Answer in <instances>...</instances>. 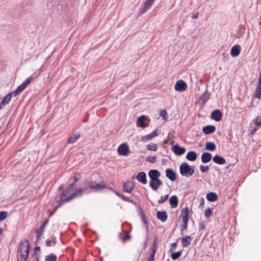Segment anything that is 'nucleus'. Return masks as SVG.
I'll return each instance as SVG.
<instances>
[{"label": "nucleus", "mask_w": 261, "mask_h": 261, "mask_svg": "<svg viewBox=\"0 0 261 261\" xmlns=\"http://www.w3.org/2000/svg\"><path fill=\"white\" fill-rule=\"evenodd\" d=\"M83 194H85L83 188L80 187L78 189L75 190L70 195L69 197V199H73L76 197H79L83 195Z\"/></svg>", "instance_id": "nucleus-22"}, {"label": "nucleus", "mask_w": 261, "mask_h": 261, "mask_svg": "<svg viewBox=\"0 0 261 261\" xmlns=\"http://www.w3.org/2000/svg\"><path fill=\"white\" fill-rule=\"evenodd\" d=\"M212 209L211 207H208L204 211V215L206 218H209L212 214Z\"/></svg>", "instance_id": "nucleus-40"}, {"label": "nucleus", "mask_w": 261, "mask_h": 261, "mask_svg": "<svg viewBox=\"0 0 261 261\" xmlns=\"http://www.w3.org/2000/svg\"><path fill=\"white\" fill-rule=\"evenodd\" d=\"M117 151L121 155L127 156L129 152L128 146L125 144H121L118 148Z\"/></svg>", "instance_id": "nucleus-7"}, {"label": "nucleus", "mask_w": 261, "mask_h": 261, "mask_svg": "<svg viewBox=\"0 0 261 261\" xmlns=\"http://www.w3.org/2000/svg\"><path fill=\"white\" fill-rule=\"evenodd\" d=\"M212 154L207 152H204L201 155V161L203 163H208L212 159Z\"/></svg>", "instance_id": "nucleus-24"}, {"label": "nucleus", "mask_w": 261, "mask_h": 261, "mask_svg": "<svg viewBox=\"0 0 261 261\" xmlns=\"http://www.w3.org/2000/svg\"><path fill=\"white\" fill-rule=\"evenodd\" d=\"M172 151L177 155H181L184 154L186 152V149L184 147L176 144L172 147Z\"/></svg>", "instance_id": "nucleus-11"}, {"label": "nucleus", "mask_w": 261, "mask_h": 261, "mask_svg": "<svg viewBox=\"0 0 261 261\" xmlns=\"http://www.w3.org/2000/svg\"><path fill=\"white\" fill-rule=\"evenodd\" d=\"M80 137V134L79 133H77L68 139L67 143L69 144L74 143L77 141Z\"/></svg>", "instance_id": "nucleus-30"}, {"label": "nucleus", "mask_w": 261, "mask_h": 261, "mask_svg": "<svg viewBox=\"0 0 261 261\" xmlns=\"http://www.w3.org/2000/svg\"><path fill=\"white\" fill-rule=\"evenodd\" d=\"M204 199L203 198H201V199H200V204L199 205V207L201 206L203 204H204Z\"/></svg>", "instance_id": "nucleus-59"}, {"label": "nucleus", "mask_w": 261, "mask_h": 261, "mask_svg": "<svg viewBox=\"0 0 261 261\" xmlns=\"http://www.w3.org/2000/svg\"><path fill=\"white\" fill-rule=\"evenodd\" d=\"M134 186L135 184L133 181L128 180L123 184V191L126 193H130Z\"/></svg>", "instance_id": "nucleus-13"}, {"label": "nucleus", "mask_w": 261, "mask_h": 261, "mask_svg": "<svg viewBox=\"0 0 261 261\" xmlns=\"http://www.w3.org/2000/svg\"><path fill=\"white\" fill-rule=\"evenodd\" d=\"M44 231L40 230L38 229H36L35 230V232L36 233V241L38 242L40 240H41V237L43 234Z\"/></svg>", "instance_id": "nucleus-35"}, {"label": "nucleus", "mask_w": 261, "mask_h": 261, "mask_svg": "<svg viewBox=\"0 0 261 261\" xmlns=\"http://www.w3.org/2000/svg\"><path fill=\"white\" fill-rule=\"evenodd\" d=\"M155 254L152 253L149 255L147 261H154Z\"/></svg>", "instance_id": "nucleus-54"}, {"label": "nucleus", "mask_w": 261, "mask_h": 261, "mask_svg": "<svg viewBox=\"0 0 261 261\" xmlns=\"http://www.w3.org/2000/svg\"><path fill=\"white\" fill-rule=\"evenodd\" d=\"M30 248V243L28 240H23L20 242L18 252L19 255L17 257L18 261H27L28 257Z\"/></svg>", "instance_id": "nucleus-1"}, {"label": "nucleus", "mask_w": 261, "mask_h": 261, "mask_svg": "<svg viewBox=\"0 0 261 261\" xmlns=\"http://www.w3.org/2000/svg\"><path fill=\"white\" fill-rule=\"evenodd\" d=\"M87 182H85L83 184V186L81 187L83 188V191L85 194H88L90 193V188L87 184Z\"/></svg>", "instance_id": "nucleus-39"}, {"label": "nucleus", "mask_w": 261, "mask_h": 261, "mask_svg": "<svg viewBox=\"0 0 261 261\" xmlns=\"http://www.w3.org/2000/svg\"><path fill=\"white\" fill-rule=\"evenodd\" d=\"M180 217H182V221H189V210L187 207L181 210Z\"/></svg>", "instance_id": "nucleus-21"}, {"label": "nucleus", "mask_w": 261, "mask_h": 261, "mask_svg": "<svg viewBox=\"0 0 261 261\" xmlns=\"http://www.w3.org/2000/svg\"><path fill=\"white\" fill-rule=\"evenodd\" d=\"M200 169L202 172L205 173V172H207L209 170L210 168L208 166H205V165H201L200 166Z\"/></svg>", "instance_id": "nucleus-46"}, {"label": "nucleus", "mask_w": 261, "mask_h": 261, "mask_svg": "<svg viewBox=\"0 0 261 261\" xmlns=\"http://www.w3.org/2000/svg\"><path fill=\"white\" fill-rule=\"evenodd\" d=\"M160 116L166 119V117L167 116V111L165 110H162L160 112Z\"/></svg>", "instance_id": "nucleus-53"}, {"label": "nucleus", "mask_w": 261, "mask_h": 261, "mask_svg": "<svg viewBox=\"0 0 261 261\" xmlns=\"http://www.w3.org/2000/svg\"><path fill=\"white\" fill-rule=\"evenodd\" d=\"M192 238L189 236H185L181 239V245L182 247H188L191 243Z\"/></svg>", "instance_id": "nucleus-26"}, {"label": "nucleus", "mask_w": 261, "mask_h": 261, "mask_svg": "<svg viewBox=\"0 0 261 261\" xmlns=\"http://www.w3.org/2000/svg\"><path fill=\"white\" fill-rule=\"evenodd\" d=\"M81 178V174L79 172H75L73 176V182H77Z\"/></svg>", "instance_id": "nucleus-41"}, {"label": "nucleus", "mask_w": 261, "mask_h": 261, "mask_svg": "<svg viewBox=\"0 0 261 261\" xmlns=\"http://www.w3.org/2000/svg\"><path fill=\"white\" fill-rule=\"evenodd\" d=\"M152 248L151 249L152 250V253L155 254L156 251V248H157V240L156 238H155L153 240V243H152Z\"/></svg>", "instance_id": "nucleus-42"}, {"label": "nucleus", "mask_w": 261, "mask_h": 261, "mask_svg": "<svg viewBox=\"0 0 261 261\" xmlns=\"http://www.w3.org/2000/svg\"><path fill=\"white\" fill-rule=\"evenodd\" d=\"M241 51V47L239 45H236L232 47L230 50L231 56L233 57H237Z\"/></svg>", "instance_id": "nucleus-19"}, {"label": "nucleus", "mask_w": 261, "mask_h": 261, "mask_svg": "<svg viewBox=\"0 0 261 261\" xmlns=\"http://www.w3.org/2000/svg\"><path fill=\"white\" fill-rule=\"evenodd\" d=\"M182 222H183V224H182V225H181V230L182 232H183V231L184 230H186L187 229L189 221H182Z\"/></svg>", "instance_id": "nucleus-48"}, {"label": "nucleus", "mask_w": 261, "mask_h": 261, "mask_svg": "<svg viewBox=\"0 0 261 261\" xmlns=\"http://www.w3.org/2000/svg\"><path fill=\"white\" fill-rule=\"evenodd\" d=\"M57 255L53 253L46 255L45 258V261H57Z\"/></svg>", "instance_id": "nucleus-34"}, {"label": "nucleus", "mask_w": 261, "mask_h": 261, "mask_svg": "<svg viewBox=\"0 0 261 261\" xmlns=\"http://www.w3.org/2000/svg\"><path fill=\"white\" fill-rule=\"evenodd\" d=\"M254 122L257 125H260L261 124V117H256L254 120Z\"/></svg>", "instance_id": "nucleus-49"}, {"label": "nucleus", "mask_w": 261, "mask_h": 261, "mask_svg": "<svg viewBox=\"0 0 261 261\" xmlns=\"http://www.w3.org/2000/svg\"><path fill=\"white\" fill-rule=\"evenodd\" d=\"M147 118L145 115H141L137 119V124L138 126L145 128L147 127V125L145 124V121L146 120Z\"/></svg>", "instance_id": "nucleus-20"}, {"label": "nucleus", "mask_w": 261, "mask_h": 261, "mask_svg": "<svg viewBox=\"0 0 261 261\" xmlns=\"http://www.w3.org/2000/svg\"><path fill=\"white\" fill-rule=\"evenodd\" d=\"M89 187L94 192H99L106 188V185L103 181L100 183H96V181L90 180L87 182Z\"/></svg>", "instance_id": "nucleus-4"}, {"label": "nucleus", "mask_w": 261, "mask_h": 261, "mask_svg": "<svg viewBox=\"0 0 261 261\" xmlns=\"http://www.w3.org/2000/svg\"><path fill=\"white\" fill-rule=\"evenodd\" d=\"M35 251H38L40 250V247L39 246H36L34 248Z\"/></svg>", "instance_id": "nucleus-64"}, {"label": "nucleus", "mask_w": 261, "mask_h": 261, "mask_svg": "<svg viewBox=\"0 0 261 261\" xmlns=\"http://www.w3.org/2000/svg\"><path fill=\"white\" fill-rule=\"evenodd\" d=\"M141 217L142 219V221H143L144 223L146 225H147V220L145 217V214L143 213L142 211H141Z\"/></svg>", "instance_id": "nucleus-51"}, {"label": "nucleus", "mask_w": 261, "mask_h": 261, "mask_svg": "<svg viewBox=\"0 0 261 261\" xmlns=\"http://www.w3.org/2000/svg\"><path fill=\"white\" fill-rule=\"evenodd\" d=\"M182 251H177L176 252L172 253L171 255V257L172 259L176 260L178 259L181 255Z\"/></svg>", "instance_id": "nucleus-37"}, {"label": "nucleus", "mask_w": 261, "mask_h": 261, "mask_svg": "<svg viewBox=\"0 0 261 261\" xmlns=\"http://www.w3.org/2000/svg\"><path fill=\"white\" fill-rule=\"evenodd\" d=\"M51 242H53V243L54 244H56L57 243V238L55 236H52L51 237Z\"/></svg>", "instance_id": "nucleus-56"}, {"label": "nucleus", "mask_w": 261, "mask_h": 261, "mask_svg": "<svg viewBox=\"0 0 261 261\" xmlns=\"http://www.w3.org/2000/svg\"><path fill=\"white\" fill-rule=\"evenodd\" d=\"M51 241L50 240H47L45 241V244L48 247L51 246Z\"/></svg>", "instance_id": "nucleus-58"}, {"label": "nucleus", "mask_w": 261, "mask_h": 261, "mask_svg": "<svg viewBox=\"0 0 261 261\" xmlns=\"http://www.w3.org/2000/svg\"><path fill=\"white\" fill-rule=\"evenodd\" d=\"M206 199L210 202H215L218 199V196L216 193L209 192L206 194Z\"/></svg>", "instance_id": "nucleus-27"}, {"label": "nucleus", "mask_w": 261, "mask_h": 261, "mask_svg": "<svg viewBox=\"0 0 261 261\" xmlns=\"http://www.w3.org/2000/svg\"><path fill=\"white\" fill-rule=\"evenodd\" d=\"M198 15H199V13L197 12L195 14L193 15L192 16V19H196V18H197L198 16Z\"/></svg>", "instance_id": "nucleus-63"}, {"label": "nucleus", "mask_w": 261, "mask_h": 261, "mask_svg": "<svg viewBox=\"0 0 261 261\" xmlns=\"http://www.w3.org/2000/svg\"><path fill=\"white\" fill-rule=\"evenodd\" d=\"M114 193H115V194L118 196L119 197H120L121 199H122V196H123L124 195L120 193L119 192H117V191H114Z\"/></svg>", "instance_id": "nucleus-57"}, {"label": "nucleus", "mask_w": 261, "mask_h": 261, "mask_svg": "<svg viewBox=\"0 0 261 261\" xmlns=\"http://www.w3.org/2000/svg\"><path fill=\"white\" fill-rule=\"evenodd\" d=\"M216 146L213 142H207L205 145V149L210 151H214L216 149Z\"/></svg>", "instance_id": "nucleus-32"}, {"label": "nucleus", "mask_w": 261, "mask_h": 261, "mask_svg": "<svg viewBox=\"0 0 261 261\" xmlns=\"http://www.w3.org/2000/svg\"><path fill=\"white\" fill-rule=\"evenodd\" d=\"M216 130V127L213 125H208L202 128L203 132L206 135H209Z\"/></svg>", "instance_id": "nucleus-18"}, {"label": "nucleus", "mask_w": 261, "mask_h": 261, "mask_svg": "<svg viewBox=\"0 0 261 261\" xmlns=\"http://www.w3.org/2000/svg\"><path fill=\"white\" fill-rule=\"evenodd\" d=\"M254 97L259 99H261V84L259 83L258 86L256 88Z\"/></svg>", "instance_id": "nucleus-33"}, {"label": "nucleus", "mask_w": 261, "mask_h": 261, "mask_svg": "<svg viewBox=\"0 0 261 261\" xmlns=\"http://www.w3.org/2000/svg\"><path fill=\"white\" fill-rule=\"evenodd\" d=\"M65 191H68L67 194L69 195H70L74 191H72L71 190H69L68 188L64 190Z\"/></svg>", "instance_id": "nucleus-60"}, {"label": "nucleus", "mask_w": 261, "mask_h": 261, "mask_svg": "<svg viewBox=\"0 0 261 261\" xmlns=\"http://www.w3.org/2000/svg\"><path fill=\"white\" fill-rule=\"evenodd\" d=\"M75 184L76 183L73 182L69 185L68 188H69V190H71L72 191H74Z\"/></svg>", "instance_id": "nucleus-52"}, {"label": "nucleus", "mask_w": 261, "mask_h": 261, "mask_svg": "<svg viewBox=\"0 0 261 261\" xmlns=\"http://www.w3.org/2000/svg\"><path fill=\"white\" fill-rule=\"evenodd\" d=\"M148 176L151 179L150 181L153 182L161 176V174L158 170L151 169L148 172Z\"/></svg>", "instance_id": "nucleus-12"}, {"label": "nucleus", "mask_w": 261, "mask_h": 261, "mask_svg": "<svg viewBox=\"0 0 261 261\" xmlns=\"http://www.w3.org/2000/svg\"><path fill=\"white\" fill-rule=\"evenodd\" d=\"M162 181L158 178L154 181H150L149 185L151 189L154 191H157L160 186L163 185Z\"/></svg>", "instance_id": "nucleus-14"}, {"label": "nucleus", "mask_w": 261, "mask_h": 261, "mask_svg": "<svg viewBox=\"0 0 261 261\" xmlns=\"http://www.w3.org/2000/svg\"><path fill=\"white\" fill-rule=\"evenodd\" d=\"M130 239V235L128 233V232H126L124 235V238L122 239V241L125 242L127 240H129Z\"/></svg>", "instance_id": "nucleus-50"}, {"label": "nucleus", "mask_w": 261, "mask_h": 261, "mask_svg": "<svg viewBox=\"0 0 261 261\" xmlns=\"http://www.w3.org/2000/svg\"><path fill=\"white\" fill-rule=\"evenodd\" d=\"M177 246V243L174 242L171 244V248L172 249H175Z\"/></svg>", "instance_id": "nucleus-61"}, {"label": "nucleus", "mask_w": 261, "mask_h": 261, "mask_svg": "<svg viewBox=\"0 0 261 261\" xmlns=\"http://www.w3.org/2000/svg\"><path fill=\"white\" fill-rule=\"evenodd\" d=\"M213 161L219 165H223L226 163L225 159L219 155H215L213 158Z\"/></svg>", "instance_id": "nucleus-25"}, {"label": "nucleus", "mask_w": 261, "mask_h": 261, "mask_svg": "<svg viewBox=\"0 0 261 261\" xmlns=\"http://www.w3.org/2000/svg\"><path fill=\"white\" fill-rule=\"evenodd\" d=\"M121 199H122L123 201L132 203L134 205L136 204V202L133 200L130 199L129 198L125 196V195H123V196H122V198Z\"/></svg>", "instance_id": "nucleus-47"}, {"label": "nucleus", "mask_w": 261, "mask_h": 261, "mask_svg": "<svg viewBox=\"0 0 261 261\" xmlns=\"http://www.w3.org/2000/svg\"><path fill=\"white\" fill-rule=\"evenodd\" d=\"M166 176L171 181H174L176 180V176L175 172L170 168H168L166 170Z\"/></svg>", "instance_id": "nucleus-16"}, {"label": "nucleus", "mask_w": 261, "mask_h": 261, "mask_svg": "<svg viewBox=\"0 0 261 261\" xmlns=\"http://www.w3.org/2000/svg\"><path fill=\"white\" fill-rule=\"evenodd\" d=\"M156 158L155 156H148L146 158V161L154 163L156 162Z\"/></svg>", "instance_id": "nucleus-44"}, {"label": "nucleus", "mask_w": 261, "mask_h": 261, "mask_svg": "<svg viewBox=\"0 0 261 261\" xmlns=\"http://www.w3.org/2000/svg\"><path fill=\"white\" fill-rule=\"evenodd\" d=\"M179 172L182 176L190 177L194 174L195 171L188 163H183L180 165Z\"/></svg>", "instance_id": "nucleus-2"}, {"label": "nucleus", "mask_w": 261, "mask_h": 261, "mask_svg": "<svg viewBox=\"0 0 261 261\" xmlns=\"http://www.w3.org/2000/svg\"><path fill=\"white\" fill-rule=\"evenodd\" d=\"M222 113L220 110L217 109L212 112L211 118L216 121H219L222 119Z\"/></svg>", "instance_id": "nucleus-10"}, {"label": "nucleus", "mask_w": 261, "mask_h": 261, "mask_svg": "<svg viewBox=\"0 0 261 261\" xmlns=\"http://www.w3.org/2000/svg\"><path fill=\"white\" fill-rule=\"evenodd\" d=\"M174 87L177 91L182 92L187 89V85L184 81L180 80L177 81Z\"/></svg>", "instance_id": "nucleus-8"}, {"label": "nucleus", "mask_w": 261, "mask_h": 261, "mask_svg": "<svg viewBox=\"0 0 261 261\" xmlns=\"http://www.w3.org/2000/svg\"><path fill=\"white\" fill-rule=\"evenodd\" d=\"M155 0H146L142 7L139 11V15L141 16L146 13L152 6Z\"/></svg>", "instance_id": "nucleus-5"}, {"label": "nucleus", "mask_w": 261, "mask_h": 261, "mask_svg": "<svg viewBox=\"0 0 261 261\" xmlns=\"http://www.w3.org/2000/svg\"><path fill=\"white\" fill-rule=\"evenodd\" d=\"M168 197H169L168 194H167L165 196H162L161 197V198L160 199H159L158 203L159 204H162V203H164L168 199Z\"/></svg>", "instance_id": "nucleus-43"}, {"label": "nucleus", "mask_w": 261, "mask_h": 261, "mask_svg": "<svg viewBox=\"0 0 261 261\" xmlns=\"http://www.w3.org/2000/svg\"><path fill=\"white\" fill-rule=\"evenodd\" d=\"M7 216V213L5 211L0 212V221L4 220Z\"/></svg>", "instance_id": "nucleus-45"}, {"label": "nucleus", "mask_w": 261, "mask_h": 261, "mask_svg": "<svg viewBox=\"0 0 261 261\" xmlns=\"http://www.w3.org/2000/svg\"><path fill=\"white\" fill-rule=\"evenodd\" d=\"M48 222H49V219H45L44 220V221H43V222L42 223L40 227L38 229L40 230H42L43 231H44L46 225H47V224L48 223Z\"/></svg>", "instance_id": "nucleus-38"}, {"label": "nucleus", "mask_w": 261, "mask_h": 261, "mask_svg": "<svg viewBox=\"0 0 261 261\" xmlns=\"http://www.w3.org/2000/svg\"><path fill=\"white\" fill-rule=\"evenodd\" d=\"M210 93L207 91H205L201 96L200 100H201L203 102H206L210 98Z\"/></svg>", "instance_id": "nucleus-31"}, {"label": "nucleus", "mask_w": 261, "mask_h": 261, "mask_svg": "<svg viewBox=\"0 0 261 261\" xmlns=\"http://www.w3.org/2000/svg\"><path fill=\"white\" fill-rule=\"evenodd\" d=\"M156 217L162 222H165L167 220L168 216L165 211H159L156 213Z\"/></svg>", "instance_id": "nucleus-23"}, {"label": "nucleus", "mask_w": 261, "mask_h": 261, "mask_svg": "<svg viewBox=\"0 0 261 261\" xmlns=\"http://www.w3.org/2000/svg\"><path fill=\"white\" fill-rule=\"evenodd\" d=\"M13 96H14L13 93L11 92L4 96L3 100L0 103V110L3 109L6 105L10 102Z\"/></svg>", "instance_id": "nucleus-9"}, {"label": "nucleus", "mask_w": 261, "mask_h": 261, "mask_svg": "<svg viewBox=\"0 0 261 261\" xmlns=\"http://www.w3.org/2000/svg\"><path fill=\"white\" fill-rule=\"evenodd\" d=\"M178 202V198L176 195L172 196L169 199V202L172 208H175L177 207Z\"/></svg>", "instance_id": "nucleus-29"}, {"label": "nucleus", "mask_w": 261, "mask_h": 261, "mask_svg": "<svg viewBox=\"0 0 261 261\" xmlns=\"http://www.w3.org/2000/svg\"><path fill=\"white\" fill-rule=\"evenodd\" d=\"M147 148L149 150L155 151L158 149V145L154 143H150L147 145Z\"/></svg>", "instance_id": "nucleus-36"}, {"label": "nucleus", "mask_w": 261, "mask_h": 261, "mask_svg": "<svg viewBox=\"0 0 261 261\" xmlns=\"http://www.w3.org/2000/svg\"><path fill=\"white\" fill-rule=\"evenodd\" d=\"M257 130L258 128H254L251 130L250 134L252 135H254Z\"/></svg>", "instance_id": "nucleus-62"}, {"label": "nucleus", "mask_w": 261, "mask_h": 261, "mask_svg": "<svg viewBox=\"0 0 261 261\" xmlns=\"http://www.w3.org/2000/svg\"><path fill=\"white\" fill-rule=\"evenodd\" d=\"M68 191H65L63 190L62 193H61L60 195L59 196H57L55 198V200L57 203H60V202H66L68 201H69L71 200L72 199H69V197H70V195H68L67 194V192Z\"/></svg>", "instance_id": "nucleus-6"}, {"label": "nucleus", "mask_w": 261, "mask_h": 261, "mask_svg": "<svg viewBox=\"0 0 261 261\" xmlns=\"http://www.w3.org/2000/svg\"><path fill=\"white\" fill-rule=\"evenodd\" d=\"M197 157V154L194 151H190L188 152L186 155V159L190 161H195Z\"/></svg>", "instance_id": "nucleus-28"}, {"label": "nucleus", "mask_w": 261, "mask_h": 261, "mask_svg": "<svg viewBox=\"0 0 261 261\" xmlns=\"http://www.w3.org/2000/svg\"><path fill=\"white\" fill-rule=\"evenodd\" d=\"M35 74H33L30 76L28 77L12 93H13L14 96H16L22 92L26 87L30 84L31 81L35 77Z\"/></svg>", "instance_id": "nucleus-3"}, {"label": "nucleus", "mask_w": 261, "mask_h": 261, "mask_svg": "<svg viewBox=\"0 0 261 261\" xmlns=\"http://www.w3.org/2000/svg\"><path fill=\"white\" fill-rule=\"evenodd\" d=\"M136 178L139 182H141L142 184H147L146 174L144 172H139L136 176Z\"/></svg>", "instance_id": "nucleus-17"}, {"label": "nucleus", "mask_w": 261, "mask_h": 261, "mask_svg": "<svg viewBox=\"0 0 261 261\" xmlns=\"http://www.w3.org/2000/svg\"><path fill=\"white\" fill-rule=\"evenodd\" d=\"M205 225L204 222H200L199 224V227L200 229H204Z\"/></svg>", "instance_id": "nucleus-55"}, {"label": "nucleus", "mask_w": 261, "mask_h": 261, "mask_svg": "<svg viewBox=\"0 0 261 261\" xmlns=\"http://www.w3.org/2000/svg\"><path fill=\"white\" fill-rule=\"evenodd\" d=\"M158 129H155L153 131H152L151 133L144 136L142 138V141L143 142H146L147 141H149L151 140L152 138L158 136Z\"/></svg>", "instance_id": "nucleus-15"}]
</instances>
